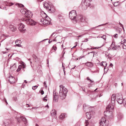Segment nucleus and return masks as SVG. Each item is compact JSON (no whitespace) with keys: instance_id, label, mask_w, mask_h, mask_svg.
<instances>
[{"instance_id":"f257e3e1","label":"nucleus","mask_w":126,"mask_h":126,"mask_svg":"<svg viewBox=\"0 0 126 126\" xmlns=\"http://www.w3.org/2000/svg\"><path fill=\"white\" fill-rule=\"evenodd\" d=\"M77 16L76 11L72 10L69 12V17L74 23L77 22H80L81 25H86L87 22L85 21V17L82 16Z\"/></svg>"},{"instance_id":"f03ea898","label":"nucleus","mask_w":126,"mask_h":126,"mask_svg":"<svg viewBox=\"0 0 126 126\" xmlns=\"http://www.w3.org/2000/svg\"><path fill=\"white\" fill-rule=\"evenodd\" d=\"M115 95L114 94L112 95L111 98V103H110L107 107V109L109 110H107L105 111L104 112V115L106 116L109 117L110 116L109 114H111L112 113L111 110L113 109L114 106L115 105Z\"/></svg>"},{"instance_id":"7ed1b4c3","label":"nucleus","mask_w":126,"mask_h":126,"mask_svg":"<svg viewBox=\"0 0 126 126\" xmlns=\"http://www.w3.org/2000/svg\"><path fill=\"white\" fill-rule=\"evenodd\" d=\"M41 16L42 18L40 19V21L43 24L48 25L50 24L51 20L45 13L43 12V14H42Z\"/></svg>"},{"instance_id":"20e7f679","label":"nucleus","mask_w":126,"mask_h":126,"mask_svg":"<svg viewBox=\"0 0 126 126\" xmlns=\"http://www.w3.org/2000/svg\"><path fill=\"white\" fill-rule=\"evenodd\" d=\"M59 96L62 99H65L68 91V90L63 85H60Z\"/></svg>"},{"instance_id":"39448f33","label":"nucleus","mask_w":126,"mask_h":126,"mask_svg":"<svg viewBox=\"0 0 126 126\" xmlns=\"http://www.w3.org/2000/svg\"><path fill=\"white\" fill-rule=\"evenodd\" d=\"M44 7L50 13H52L55 12V10L53 6L49 2H45L44 3Z\"/></svg>"},{"instance_id":"423d86ee","label":"nucleus","mask_w":126,"mask_h":126,"mask_svg":"<svg viewBox=\"0 0 126 126\" xmlns=\"http://www.w3.org/2000/svg\"><path fill=\"white\" fill-rule=\"evenodd\" d=\"M31 18L25 17L23 19L22 21L26 23L28 25H35L36 24V22Z\"/></svg>"},{"instance_id":"0eeeda50","label":"nucleus","mask_w":126,"mask_h":126,"mask_svg":"<svg viewBox=\"0 0 126 126\" xmlns=\"http://www.w3.org/2000/svg\"><path fill=\"white\" fill-rule=\"evenodd\" d=\"M115 99H116L118 103L120 104H122V96L121 94H115Z\"/></svg>"},{"instance_id":"6e6552de","label":"nucleus","mask_w":126,"mask_h":126,"mask_svg":"<svg viewBox=\"0 0 126 126\" xmlns=\"http://www.w3.org/2000/svg\"><path fill=\"white\" fill-rule=\"evenodd\" d=\"M16 118L19 122H20L21 121H23L25 124H26L27 123V121L26 118L23 117L22 116H20L19 114L17 116Z\"/></svg>"},{"instance_id":"1a4fd4ad","label":"nucleus","mask_w":126,"mask_h":126,"mask_svg":"<svg viewBox=\"0 0 126 126\" xmlns=\"http://www.w3.org/2000/svg\"><path fill=\"white\" fill-rule=\"evenodd\" d=\"M58 93H56L55 90H53V100L56 102H57L58 100Z\"/></svg>"},{"instance_id":"9d476101","label":"nucleus","mask_w":126,"mask_h":126,"mask_svg":"<svg viewBox=\"0 0 126 126\" xmlns=\"http://www.w3.org/2000/svg\"><path fill=\"white\" fill-rule=\"evenodd\" d=\"M89 0H83L82 2V5L83 6H85L86 7L89 6L90 5Z\"/></svg>"},{"instance_id":"9b49d317","label":"nucleus","mask_w":126,"mask_h":126,"mask_svg":"<svg viewBox=\"0 0 126 126\" xmlns=\"http://www.w3.org/2000/svg\"><path fill=\"white\" fill-rule=\"evenodd\" d=\"M19 30L21 32L24 33L25 32L26 29L25 28L24 25L22 23H21L18 28Z\"/></svg>"},{"instance_id":"f8f14e48","label":"nucleus","mask_w":126,"mask_h":126,"mask_svg":"<svg viewBox=\"0 0 126 126\" xmlns=\"http://www.w3.org/2000/svg\"><path fill=\"white\" fill-rule=\"evenodd\" d=\"M94 112L91 110L90 111L87 112L86 113L87 117L88 119H90L92 115L94 114Z\"/></svg>"},{"instance_id":"ddd939ff","label":"nucleus","mask_w":126,"mask_h":126,"mask_svg":"<svg viewBox=\"0 0 126 126\" xmlns=\"http://www.w3.org/2000/svg\"><path fill=\"white\" fill-rule=\"evenodd\" d=\"M25 16H26L25 17H28V18H31L32 16V14L31 12L30 11H27Z\"/></svg>"},{"instance_id":"4468645a","label":"nucleus","mask_w":126,"mask_h":126,"mask_svg":"<svg viewBox=\"0 0 126 126\" xmlns=\"http://www.w3.org/2000/svg\"><path fill=\"white\" fill-rule=\"evenodd\" d=\"M9 78L8 81L11 83H13L15 82V79L14 77L11 76L9 77Z\"/></svg>"},{"instance_id":"2eb2a0df","label":"nucleus","mask_w":126,"mask_h":126,"mask_svg":"<svg viewBox=\"0 0 126 126\" xmlns=\"http://www.w3.org/2000/svg\"><path fill=\"white\" fill-rule=\"evenodd\" d=\"M11 123V121L9 120H5L3 122V124L5 126L9 125Z\"/></svg>"},{"instance_id":"dca6fc26","label":"nucleus","mask_w":126,"mask_h":126,"mask_svg":"<svg viewBox=\"0 0 126 126\" xmlns=\"http://www.w3.org/2000/svg\"><path fill=\"white\" fill-rule=\"evenodd\" d=\"M117 117L118 120H121L122 119L123 117V114L122 113H119L118 114Z\"/></svg>"},{"instance_id":"f3484780","label":"nucleus","mask_w":126,"mask_h":126,"mask_svg":"<svg viewBox=\"0 0 126 126\" xmlns=\"http://www.w3.org/2000/svg\"><path fill=\"white\" fill-rule=\"evenodd\" d=\"M83 108L84 111H88L89 110H90L91 108L90 107H89L88 106H86V104H84L83 105Z\"/></svg>"},{"instance_id":"a211bd4d","label":"nucleus","mask_w":126,"mask_h":126,"mask_svg":"<svg viewBox=\"0 0 126 126\" xmlns=\"http://www.w3.org/2000/svg\"><path fill=\"white\" fill-rule=\"evenodd\" d=\"M15 43L16 46L19 47H20L22 46L20 45L21 43V42L20 40L16 41L15 42Z\"/></svg>"},{"instance_id":"6ab92c4d","label":"nucleus","mask_w":126,"mask_h":126,"mask_svg":"<svg viewBox=\"0 0 126 126\" xmlns=\"http://www.w3.org/2000/svg\"><path fill=\"white\" fill-rule=\"evenodd\" d=\"M85 64L86 65L90 67H92L93 66V63L91 62H88L86 63H85Z\"/></svg>"},{"instance_id":"aec40b11","label":"nucleus","mask_w":126,"mask_h":126,"mask_svg":"<svg viewBox=\"0 0 126 126\" xmlns=\"http://www.w3.org/2000/svg\"><path fill=\"white\" fill-rule=\"evenodd\" d=\"M51 114L52 116H54L56 114V112L55 110H53L51 111Z\"/></svg>"},{"instance_id":"412c9836","label":"nucleus","mask_w":126,"mask_h":126,"mask_svg":"<svg viewBox=\"0 0 126 126\" xmlns=\"http://www.w3.org/2000/svg\"><path fill=\"white\" fill-rule=\"evenodd\" d=\"M27 10L25 9H22L20 10V12L22 14L25 15Z\"/></svg>"},{"instance_id":"4be33fe9","label":"nucleus","mask_w":126,"mask_h":126,"mask_svg":"<svg viewBox=\"0 0 126 126\" xmlns=\"http://www.w3.org/2000/svg\"><path fill=\"white\" fill-rule=\"evenodd\" d=\"M66 114L64 113H62L60 115V117L61 119H63L66 117Z\"/></svg>"},{"instance_id":"5701e85b","label":"nucleus","mask_w":126,"mask_h":126,"mask_svg":"<svg viewBox=\"0 0 126 126\" xmlns=\"http://www.w3.org/2000/svg\"><path fill=\"white\" fill-rule=\"evenodd\" d=\"M111 47H112L113 49H116V46H115V42H112L111 45Z\"/></svg>"},{"instance_id":"b1692460","label":"nucleus","mask_w":126,"mask_h":126,"mask_svg":"<svg viewBox=\"0 0 126 126\" xmlns=\"http://www.w3.org/2000/svg\"><path fill=\"white\" fill-rule=\"evenodd\" d=\"M106 122V119L104 117H102L100 122V123Z\"/></svg>"},{"instance_id":"393cba45","label":"nucleus","mask_w":126,"mask_h":126,"mask_svg":"<svg viewBox=\"0 0 126 126\" xmlns=\"http://www.w3.org/2000/svg\"><path fill=\"white\" fill-rule=\"evenodd\" d=\"M122 103L123 104L124 107L126 108V98L122 99Z\"/></svg>"},{"instance_id":"a878e982","label":"nucleus","mask_w":126,"mask_h":126,"mask_svg":"<svg viewBox=\"0 0 126 126\" xmlns=\"http://www.w3.org/2000/svg\"><path fill=\"white\" fill-rule=\"evenodd\" d=\"M108 125V124L106 122L100 123V126H107Z\"/></svg>"},{"instance_id":"bb28decb","label":"nucleus","mask_w":126,"mask_h":126,"mask_svg":"<svg viewBox=\"0 0 126 126\" xmlns=\"http://www.w3.org/2000/svg\"><path fill=\"white\" fill-rule=\"evenodd\" d=\"M5 4L7 6H11L12 5L14 4V3H9L8 2H7V1L5 2Z\"/></svg>"},{"instance_id":"cd10ccee","label":"nucleus","mask_w":126,"mask_h":126,"mask_svg":"<svg viewBox=\"0 0 126 126\" xmlns=\"http://www.w3.org/2000/svg\"><path fill=\"white\" fill-rule=\"evenodd\" d=\"M16 5L19 7L23 8L24 7V5L21 4L17 3L16 4Z\"/></svg>"},{"instance_id":"c85d7f7f","label":"nucleus","mask_w":126,"mask_h":126,"mask_svg":"<svg viewBox=\"0 0 126 126\" xmlns=\"http://www.w3.org/2000/svg\"><path fill=\"white\" fill-rule=\"evenodd\" d=\"M101 64L102 66L105 67L107 64V63L106 62H102L101 63Z\"/></svg>"},{"instance_id":"c756f323","label":"nucleus","mask_w":126,"mask_h":126,"mask_svg":"<svg viewBox=\"0 0 126 126\" xmlns=\"http://www.w3.org/2000/svg\"><path fill=\"white\" fill-rule=\"evenodd\" d=\"M22 66L21 65H19L18 67V68L16 70L17 72H18L19 71L20 69H21L22 67Z\"/></svg>"},{"instance_id":"7c9ffc66","label":"nucleus","mask_w":126,"mask_h":126,"mask_svg":"<svg viewBox=\"0 0 126 126\" xmlns=\"http://www.w3.org/2000/svg\"><path fill=\"white\" fill-rule=\"evenodd\" d=\"M0 8L1 9H5V10H6V7L5 6H4V5L3 6H1L0 5Z\"/></svg>"},{"instance_id":"2f4dec72","label":"nucleus","mask_w":126,"mask_h":126,"mask_svg":"<svg viewBox=\"0 0 126 126\" xmlns=\"http://www.w3.org/2000/svg\"><path fill=\"white\" fill-rule=\"evenodd\" d=\"M8 24V22L6 20H4V23L3 24V25H4L5 26H7Z\"/></svg>"},{"instance_id":"473e14b6","label":"nucleus","mask_w":126,"mask_h":126,"mask_svg":"<svg viewBox=\"0 0 126 126\" xmlns=\"http://www.w3.org/2000/svg\"><path fill=\"white\" fill-rule=\"evenodd\" d=\"M113 5L114 6H116L119 5V2H114L113 3Z\"/></svg>"},{"instance_id":"72a5a7b5","label":"nucleus","mask_w":126,"mask_h":126,"mask_svg":"<svg viewBox=\"0 0 126 126\" xmlns=\"http://www.w3.org/2000/svg\"><path fill=\"white\" fill-rule=\"evenodd\" d=\"M53 49L55 50H56L57 49V48L56 47V45H54L52 47Z\"/></svg>"},{"instance_id":"f704fd0d","label":"nucleus","mask_w":126,"mask_h":126,"mask_svg":"<svg viewBox=\"0 0 126 126\" xmlns=\"http://www.w3.org/2000/svg\"><path fill=\"white\" fill-rule=\"evenodd\" d=\"M100 37H101V38H102L105 40H106V35H103L102 36Z\"/></svg>"},{"instance_id":"c9c22d12","label":"nucleus","mask_w":126,"mask_h":126,"mask_svg":"<svg viewBox=\"0 0 126 126\" xmlns=\"http://www.w3.org/2000/svg\"><path fill=\"white\" fill-rule=\"evenodd\" d=\"M47 95H46L45 96V97L43 98V100L45 102H46L47 101V99H46L45 98H47Z\"/></svg>"},{"instance_id":"e433bc0d","label":"nucleus","mask_w":126,"mask_h":126,"mask_svg":"<svg viewBox=\"0 0 126 126\" xmlns=\"http://www.w3.org/2000/svg\"><path fill=\"white\" fill-rule=\"evenodd\" d=\"M38 87V86L37 85L33 86L32 87V89L33 90H34L36 89Z\"/></svg>"},{"instance_id":"4c0bfd02","label":"nucleus","mask_w":126,"mask_h":126,"mask_svg":"<svg viewBox=\"0 0 126 126\" xmlns=\"http://www.w3.org/2000/svg\"><path fill=\"white\" fill-rule=\"evenodd\" d=\"M122 47L123 48L125 49H126V46L125 45L123 44L122 45Z\"/></svg>"},{"instance_id":"58836bf2","label":"nucleus","mask_w":126,"mask_h":126,"mask_svg":"<svg viewBox=\"0 0 126 126\" xmlns=\"http://www.w3.org/2000/svg\"><path fill=\"white\" fill-rule=\"evenodd\" d=\"M86 124L85 126H88L89 124V123H88V121L86 120Z\"/></svg>"},{"instance_id":"ea45409f","label":"nucleus","mask_w":126,"mask_h":126,"mask_svg":"<svg viewBox=\"0 0 126 126\" xmlns=\"http://www.w3.org/2000/svg\"><path fill=\"white\" fill-rule=\"evenodd\" d=\"M117 35L118 34H115L114 35H113V36L115 38H117Z\"/></svg>"},{"instance_id":"a19ab883","label":"nucleus","mask_w":126,"mask_h":126,"mask_svg":"<svg viewBox=\"0 0 126 126\" xmlns=\"http://www.w3.org/2000/svg\"><path fill=\"white\" fill-rule=\"evenodd\" d=\"M88 41V38H86L84 40L83 42H87Z\"/></svg>"},{"instance_id":"79ce46f5","label":"nucleus","mask_w":126,"mask_h":126,"mask_svg":"<svg viewBox=\"0 0 126 126\" xmlns=\"http://www.w3.org/2000/svg\"><path fill=\"white\" fill-rule=\"evenodd\" d=\"M14 27V26L12 25H10V29H11V30L12 29V28H13Z\"/></svg>"},{"instance_id":"37998d69","label":"nucleus","mask_w":126,"mask_h":126,"mask_svg":"<svg viewBox=\"0 0 126 126\" xmlns=\"http://www.w3.org/2000/svg\"><path fill=\"white\" fill-rule=\"evenodd\" d=\"M15 28L14 27L13 28H12V29H11V31H12L13 32H14V31H15Z\"/></svg>"},{"instance_id":"c03bdc74","label":"nucleus","mask_w":126,"mask_h":126,"mask_svg":"<svg viewBox=\"0 0 126 126\" xmlns=\"http://www.w3.org/2000/svg\"><path fill=\"white\" fill-rule=\"evenodd\" d=\"M40 93L42 95H43L44 93V91L43 90H41Z\"/></svg>"},{"instance_id":"a18cd8bd","label":"nucleus","mask_w":126,"mask_h":126,"mask_svg":"<svg viewBox=\"0 0 126 126\" xmlns=\"http://www.w3.org/2000/svg\"><path fill=\"white\" fill-rule=\"evenodd\" d=\"M46 81H44V86H45L46 87H47V85H46Z\"/></svg>"},{"instance_id":"49530a36","label":"nucleus","mask_w":126,"mask_h":126,"mask_svg":"<svg viewBox=\"0 0 126 126\" xmlns=\"http://www.w3.org/2000/svg\"><path fill=\"white\" fill-rule=\"evenodd\" d=\"M90 81H91V83H90V84H93V83H94V82L93 81H92V80H91V79H90Z\"/></svg>"},{"instance_id":"de8ad7c7","label":"nucleus","mask_w":126,"mask_h":126,"mask_svg":"<svg viewBox=\"0 0 126 126\" xmlns=\"http://www.w3.org/2000/svg\"><path fill=\"white\" fill-rule=\"evenodd\" d=\"M13 66H15V67H16V64L14 63L13 65H11V67H12Z\"/></svg>"},{"instance_id":"09e8293b","label":"nucleus","mask_w":126,"mask_h":126,"mask_svg":"<svg viewBox=\"0 0 126 126\" xmlns=\"http://www.w3.org/2000/svg\"><path fill=\"white\" fill-rule=\"evenodd\" d=\"M65 48H64V51H63V55H64V54L65 53V51H64V50L65 49Z\"/></svg>"},{"instance_id":"8fccbe9b","label":"nucleus","mask_w":126,"mask_h":126,"mask_svg":"<svg viewBox=\"0 0 126 126\" xmlns=\"http://www.w3.org/2000/svg\"><path fill=\"white\" fill-rule=\"evenodd\" d=\"M38 1H39L40 2H42L43 1H44L45 0H37Z\"/></svg>"},{"instance_id":"3c124183","label":"nucleus","mask_w":126,"mask_h":126,"mask_svg":"<svg viewBox=\"0 0 126 126\" xmlns=\"http://www.w3.org/2000/svg\"><path fill=\"white\" fill-rule=\"evenodd\" d=\"M22 68L23 69L25 68V65H23L22 66Z\"/></svg>"},{"instance_id":"603ef678","label":"nucleus","mask_w":126,"mask_h":126,"mask_svg":"<svg viewBox=\"0 0 126 126\" xmlns=\"http://www.w3.org/2000/svg\"><path fill=\"white\" fill-rule=\"evenodd\" d=\"M110 66L112 67L113 66V65L112 63H110Z\"/></svg>"},{"instance_id":"864d4df0","label":"nucleus","mask_w":126,"mask_h":126,"mask_svg":"<svg viewBox=\"0 0 126 126\" xmlns=\"http://www.w3.org/2000/svg\"><path fill=\"white\" fill-rule=\"evenodd\" d=\"M38 108V107H34L32 108V109H37Z\"/></svg>"},{"instance_id":"5fc2aeb1","label":"nucleus","mask_w":126,"mask_h":126,"mask_svg":"<svg viewBox=\"0 0 126 126\" xmlns=\"http://www.w3.org/2000/svg\"><path fill=\"white\" fill-rule=\"evenodd\" d=\"M56 33H52V34L51 35V36H52L54 34H55Z\"/></svg>"},{"instance_id":"6e6d98bb","label":"nucleus","mask_w":126,"mask_h":126,"mask_svg":"<svg viewBox=\"0 0 126 126\" xmlns=\"http://www.w3.org/2000/svg\"><path fill=\"white\" fill-rule=\"evenodd\" d=\"M114 85L115 86V87H116L117 86V83H115L114 84Z\"/></svg>"},{"instance_id":"4d7b16f0","label":"nucleus","mask_w":126,"mask_h":126,"mask_svg":"<svg viewBox=\"0 0 126 126\" xmlns=\"http://www.w3.org/2000/svg\"><path fill=\"white\" fill-rule=\"evenodd\" d=\"M87 80H90V79L88 77H87Z\"/></svg>"},{"instance_id":"13d9d810","label":"nucleus","mask_w":126,"mask_h":126,"mask_svg":"<svg viewBox=\"0 0 126 126\" xmlns=\"http://www.w3.org/2000/svg\"><path fill=\"white\" fill-rule=\"evenodd\" d=\"M4 101H5V102H6V103L7 104L8 103H7V101L5 99Z\"/></svg>"},{"instance_id":"bf43d9fd","label":"nucleus","mask_w":126,"mask_h":126,"mask_svg":"<svg viewBox=\"0 0 126 126\" xmlns=\"http://www.w3.org/2000/svg\"><path fill=\"white\" fill-rule=\"evenodd\" d=\"M52 41H50V40H49L48 41V42L49 43H50L52 42Z\"/></svg>"},{"instance_id":"052dcab7","label":"nucleus","mask_w":126,"mask_h":126,"mask_svg":"<svg viewBox=\"0 0 126 126\" xmlns=\"http://www.w3.org/2000/svg\"><path fill=\"white\" fill-rule=\"evenodd\" d=\"M26 105H27L28 106H26L27 107H29L30 106H29V104H26Z\"/></svg>"},{"instance_id":"680f3d73","label":"nucleus","mask_w":126,"mask_h":126,"mask_svg":"<svg viewBox=\"0 0 126 126\" xmlns=\"http://www.w3.org/2000/svg\"><path fill=\"white\" fill-rule=\"evenodd\" d=\"M106 24H102V25H100L98 26H101V25H105Z\"/></svg>"},{"instance_id":"e2e57ef3","label":"nucleus","mask_w":126,"mask_h":126,"mask_svg":"<svg viewBox=\"0 0 126 126\" xmlns=\"http://www.w3.org/2000/svg\"><path fill=\"white\" fill-rule=\"evenodd\" d=\"M24 82H25L26 83H27V81L26 80H24Z\"/></svg>"},{"instance_id":"0e129e2a","label":"nucleus","mask_w":126,"mask_h":126,"mask_svg":"<svg viewBox=\"0 0 126 126\" xmlns=\"http://www.w3.org/2000/svg\"><path fill=\"white\" fill-rule=\"evenodd\" d=\"M2 52V53H3V54H5V53H6V52H4V51H3V52Z\"/></svg>"},{"instance_id":"69168bd1","label":"nucleus","mask_w":126,"mask_h":126,"mask_svg":"<svg viewBox=\"0 0 126 126\" xmlns=\"http://www.w3.org/2000/svg\"><path fill=\"white\" fill-rule=\"evenodd\" d=\"M124 43H125L126 42V40H125V39H124Z\"/></svg>"},{"instance_id":"338daca9","label":"nucleus","mask_w":126,"mask_h":126,"mask_svg":"<svg viewBox=\"0 0 126 126\" xmlns=\"http://www.w3.org/2000/svg\"><path fill=\"white\" fill-rule=\"evenodd\" d=\"M6 49L7 50H10V48H6Z\"/></svg>"},{"instance_id":"774afa93","label":"nucleus","mask_w":126,"mask_h":126,"mask_svg":"<svg viewBox=\"0 0 126 126\" xmlns=\"http://www.w3.org/2000/svg\"><path fill=\"white\" fill-rule=\"evenodd\" d=\"M46 107H48V105H46Z\"/></svg>"}]
</instances>
